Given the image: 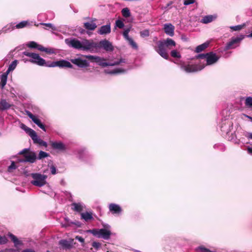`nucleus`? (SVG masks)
<instances>
[{
    "label": "nucleus",
    "mask_w": 252,
    "mask_h": 252,
    "mask_svg": "<svg viewBox=\"0 0 252 252\" xmlns=\"http://www.w3.org/2000/svg\"><path fill=\"white\" fill-rule=\"evenodd\" d=\"M23 54L26 56L30 57L31 59L29 61L34 64H36L39 66H45L50 67H59L60 68L68 67L72 68L73 65L71 63L64 60H61L59 61L46 62L45 60L40 57V56L36 53L29 52L28 51H25Z\"/></svg>",
    "instance_id": "obj_1"
},
{
    "label": "nucleus",
    "mask_w": 252,
    "mask_h": 252,
    "mask_svg": "<svg viewBox=\"0 0 252 252\" xmlns=\"http://www.w3.org/2000/svg\"><path fill=\"white\" fill-rule=\"evenodd\" d=\"M176 45L175 42L172 39L168 38L163 40L157 42V46L154 47L155 51L162 58L168 59L169 56L166 48H170Z\"/></svg>",
    "instance_id": "obj_2"
},
{
    "label": "nucleus",
    "mask_w": 252,
    "mask_h": 252,
    "mask_svg": "<svg viewBox=\"0 0 252 252\" xmlns=\"http://www.w3.org/2000/svg\"><path fill=\"white\" fill-rule=\"evenodd\" d=\"M65 43L69 47L80 50H91V42L88 40L81 41L76 38H69L65 39Z\"/></svg>",
    "instance_id": "obj_3"
},
{
    "label": "nucleus",
    "mask_w": 252,
    "mask_h": 252,
    "mask_svg": "<svg viewBox=\"0 0 252 252\" xmlns=\"http://www.w3.org/2000/svg\"><path fill=\"white\" fill-rule=\"evenodd\" d=\"M83 57L91 61L92 62L96 63L98 65L101 66L102 67H105L108 66H115L119 65L121 63H124L126 62L125 60L123 59H121L112 63H108L106 62V59L100 57L99 56L89 55H83Z\"/></svg>",
    "instance_id": "obj_4"
},
{
    "label": "nucleus",
    "mask_w": 252,
    "mask_h": 252,
    "mask_svg": "<svg viewBox=\"0 0 252 252\" xmlns=\"http://www.w3.org/2000/svg\"><path fill=\"white\" fill-rule=\"evenodd\" d=\"M103 49L106 52H112L114 50V47L111 42L105 39L100 40L99 42H91V50Z\"/></svg>",
    "instance_id": "obj_5"
},
{
    "label": "nucleus",
    "mask_w": 252,
    "mask_h": 252,
    "mask_svg": "<svg viewBox=\"0 0 252 252\" xmlns=\"http://www.w3.org/2000/svg\"><path fill=\"white\" fill-rule=\"evenodd\" d=\"M87 232L93 234L97 238H101L106 240L110 238L112 234L111 230L103 228H94L90 229Z\"/></svg>",
    "instance_id": "obj_6"
},
{
    "label": "nucleus",
    "mask_w": 252,
    "mask_h": 252,
    "mask_svg": "<svg viewBox=\"0 0 252 252\" xmlns=\"http://www.w3.org/2000/svg\"><path fill=\"white\" fill-rule=\"evenodd\" d=\"M31 177L33 180L31 181V183L36 187H41L47 183V176L45 175L38 173H32Z\"/></svg>",
    "instance_id": "obj_7"
},
{
    "label": "nucleus",
    "mask_w": 252,
    "mask_h": 252,
    "mask_svg": "<svg viewBox=\"0 0 252 252\" xmlns=\"http://www.w3.org/2000/svg\"><path fill=\"white\" fill-rule=\"evenodd\" d=\"M246 35L240 34L236 37H232L224 47V50L235 49L239 46L241 41L245 38Z\"/></svg>",
    "instance_id": "obj_8"
},
{
    "label": "nucleus",
    "mask_w": 252,
    "mask_h": 252,
    "mask_svg": "<svg viewBox=\"0 0 252 252\" xmlns=\"http://www.w3.org/2000/svg\"><path fill=\"white\" fill-rule=\"evenodd\" d=\"M205 66L203 64H187L185 63H182L180 64V68L183 71L186 73H193L203 69Z\"/></svg>",
    "instance_id": "obj_9"
},
{
    "label": "nucleus",
    "mask_w": 252,
    "mask_h": 252,
    "mask_svg": "<svg viewBox=\"0 0 252 252\" xmlns=\"http://www.w3.org/2000/svg\"><path fill=\"white\" fill-rule=\"evenodd\" d=\"M76 154L79 159L86 163H89L93 159V156L85 148H81L77 150Z\"/></svg>",
    "instance_id": "obj_10"
},
{
    "label": "nucleus",
    "mask_w": 252,
    "mask_h": 252,
    "mask_svg": "<svg viewBox=\"0 0 252 252\" xmlns=\"http://www.w3.org/2000/svg\"><path fill=\"white\" fill-rule=\"evenodd\" d=\"M28 46L29 48H33V49H37L38 50L44 52L46 53L52 54L54 53V50L52 48H45L42 46L41 45L37 44L36 42L34 41H30L28 44Z\"/></svg>",
    "instance_id": "obj_11"
},
{
    "label": "nucleus",
    "mask_w": 252,
    "mask_h": 252,
    "mask_svg": "<svg viewBox=\"0 0 252 252\" xmlns=\"http://www.w3.org/2000/svg\"><path fill=\"white\" fill-rule=\"evenodd\" d=\"M233 127V123L229 120L226 119L222 120L220 124V127L221 131L228 134L231 131V128Z\"/></svg>",
    "instance_id": "obj_12"
},
{
    "label": "nucleus",
    "mask_w": 252,
    "mask_h": 252,
    "mask_svg": "<svg viewBox=\"0 0 252 252\" xmlns=\"http://www.w3.org/2000/svg\"><path fill=\"white\" fill-rule=\"evenodd\" d=\"M27 115L31 119H32V121L34 123H35L38 127H39L44 131H46L45 125L42 123L40 120H39L37 117L33 115L32 113H31L29 111L27 112Z\"/></svg>",
    "instance_id": "obj_13"
},
{
    "label": "nucleus",
    "mask_w": 252,
    "mask_h": 252,
    "mask_svg": "<svg viewBox=\"0 0 252 252\" xmlns=\"http://www.w3.org/2000/svg\"><path fill=\"white\" fill-rule=\"evenodd\" d=\"M220 59V57L213 52L207 53L206 64L212 65L216 63Z\"/></svg>",
    "instance_id": "obj_14"
},
{
    "label": "nucleus",
    "mask_w": 252,
    "mask_h": 252,
    "mask_svg": "<svg viewBox=\"0 0 252 252\" xmlns=\"http://www.w3.org/2000/svg\"><path fill=\"white\" fill-rule=\"evenodd\" d=\"M70 61L72 63L80 67H88L89 65V63L87 60H83L80 58L71 59Z\"/></svg>",
    "instance_id": "obj_15"
},
{
    "label": "nucleus",
    "mask_w": 252,
    "mask_h": 252,
    "mask_svg": "<svg viewBox=\"0 0 252 252\" xmlns=\"http://www.w3.org/2000/svg\"><path fill=\"white\" fill-rule=\"evenodd\" d=\"M37 158L36 154L34 153H29L28 154H25L24 158L20 159L19 162H27L34 163Z\"/></svg>",
    "instance_id": "obj_16"
},
{
    "label": "nucleus",
    "mask_w": 252,
    "mask_h": 252,
    "mask_svg": "<svg viewBox=\"0 0 252 252\" xmlns=\"http://www.w3.org/2000/svg\"><path fill=\"white\" fill-rule=\"evenodd\" d=\"M109 210L113 214L119 215L122 212V209L121 206L115 203H111L109 205Z\"/></svg>",
    "instance_id": "obj_17"
},
{
    "label": "nucleus",
    "mask_w": 252,
    "mask_h": 252,
    "mask_svg": "<svg viewBox=\"0 0 252 252\" xmlns=\"http://www.w3.org/2000/svg\"><path fill=\"white\" fill-rule=\"evenodd\" d=\"M73 239H71L69 241L62 239L59 241V244L63 249L70 250L73 247Z\"/></svg>",
    "instance_id": "obj_18"
},
{
    "label": "nucleus",
    "mask_w": 252,
    "mask_h": 252,
    "mask_svg": "<svg viewBox=\"0 0 252 252\" xmlns=\"http://www.w3.org/2000/svg\"><path fill=\"white\" fill-rule=\"evenodd\" d=\"M51 146L52 148L56 150H59L60 151H64L66 149V146L62 142H52L51 143Z\"/></svg>",
    "instance_id": "obj_19"
},
{
    "label": "nucleus",
    "mask_w": 252,
    "mask_h": 252,
    "mask_svg": "<svg viewBox=\"0 0 252 252\" xmlns=\"http://www.w3.org/2000/svg\"><path fill=\"white\" fill-rule=\"evenodd\" d=\"M174 26L171 24H165L164 25V31L165 33L170 36L174 35Z\"/></svg>",
    "instance_id": "obj_20"
},
{
    "label": "nucleus",
    "mask_w": 252,
    "mask_h": 252,
    "mask_svg": "<svg viewBox=\"0 0 252 252\" xmlns=\"http://www.w3.org/2000/svg\"><path fill=\"white\" fill-rule=\"evenodd\" d=\"M111 32L110 23L106 25L102 26L98 30L97 32L100 35L107 34Z\"/></svg>",
    "instance_id": "obj_21"
},
{
    "label": "nucleus",
    "mask_w": 252,
    "mask_h": 252,
    "mask_svg": "<svg viewBox=\"0 0 252 252\" xmlns=\"http://www.w3.org/2000/svg\"><path fill=\"white\" fill-rule=\"evenodd\" d=\"M71 206L73 210L77 212H81L86 207L85 205L82 202L72 203Z\"/></svg>",
    "instance_id": "obj_22"
},
{
    "label": "nucleus",
    "mask_w": 252,
    "mask_h": 252,
    "mask_svg": "<svg viewBox=\"0 0 252 252\" xmlns=\"http://www.w3.org/2000/svg\"><path fill=\"white\" fill-rule=\"evenodd\" d=\"M35 144H38L40 146H44L45 147H46L47 146V143L46 142L42 140L41 139H40L38 135H37V133L35 132V134L31 138Z\"/></svg>",
    "instance_id": "obj_23"
},
{
    "label": "nucleus",
    "mask_w": 252,
    "mask_h": 252,
    "mask_svg": "<svg viewBox=\"0 0 252 252\" xmlns=\"http://www.w3.org/2000/svg\"><path fill=\"white\" fill-rule=\"evenodd\" d=\"M12 104L8 102L5 99H0V111H3L9 109Z\"/></svg>",
    "instance_id": "obj_24"
},
{
    "label": "nucleus",
    "mask_w": 252,
    "mask_h": 252,
    "mask_svg": "<svg viewBox=\"0 0 252 252\" xmlns=\"http://www.w3.org/2000/svg\"><path fill=\"white\" fill-rule=\"evenodd\" d=\"M20 127L21 128L24 130L27 134H28L31 138L36 132L34 130L28 127L24 124L21 123L20 125Z\"/></svg>",
    "instance_id": "obj_25"
},
{
    "label": "nucleus",
    "mask_w": 252,
    "mask_h": 252,
    "mask_svg": "<svg viewBox=\"0 0 252 252\" xmlns=\"http://www.w3.org/2000/svg\"><path fill=\"white\" fill-rule=\"evenodd\" d=\"M216 18V16L212 15H209L205 16L201 20L200 22L207 24L213 21Z\"/></svg>",
    "instance_id": "obj_26"
},
{
    "label": "nucleus",
    "mask_w": 252,
    "mask_h": 252,
    "mask_svg": "<svg viewBox=\"0 0 252 252\" xmlns=\"http://www.w3.org/2000/svg\"><path fill=\"white\" fill-rule=\"evenodd\" d=\"M104 72L106 74H116L119 73H122L126 72V70L124 69L117 68L113 70L105 69Z\"/></svg>",
    "instance_id": "obj_27"
},
{
    "label": "nucleus",
    "mask_w": 252,
    "mask_h": 252,
    "mask_svg": "<svg viewBox=\"0 0 252 252\" xmlns=\"http://www.w3.org/2000/svg\"><path fill=\"white\" fill-rule=\"evenodd\" d=\"M81 219L84 220L86 221L93 220L92 212H87L86 213H82L81 214Z\"/></svg>",
    "instance_id": "obj_28"
},
{
    "label": "nucleus",
    "mask_w": 252,
    "mask_h": 252,
    "mask_svg": "<svg viewBox=\"0 0 252 252\" xmlns=\"http://www.w3.org/2000/svg\"><path fill=\"white\" fill-rule=\"evenodd\" d=\"M7 75L6 73H4L0 76V88L3 89L7 82Z\"/></svg>",
    "instance_id": "obj_29"
},
{
    "label": "nucleus",
    "mask_w": 252,
    "mask_h": 252,
    "mask_svg": "<svg viewBox=\"0 0 252 252\" xmlns=\"http://www.w3.org/2000/svg\"><path fill=\"white\" fill-rule=\"evenodd\" d=\"M8 235L11 240L14 243L15 246L17 247L22 244V242L13 234L10 233Z\"/></svg>",
    "instance_id": "obj_30"
},
{
    "label": "nucleus",
    "mask_w": 252,
    "mask_h": 252,
    "mask_svg": "<svg viewBox=\"0 0 252 252\" xmlns=\"http://www.w3.org/2000/svg\"><path fill=\"white\" fill-rule=\"evenodd\" d=\"M15 29V27L14 26V24L12 23H11L10 24L7 25L2 29H1V31L3 32V33H5L9 32H11Z\"/></svg>",
    "instance_id": "obj_31"
},
{
    "label": "nucleus",
    "mask_w": 252,
    "mask_h": 252,
    "mask_svg": "<svg viewBox=\"0 0 252 252\" xmlns=\"http://www.w3.org/2000/svg\"><path fill=\"white\" fill-rule=\"evenodd\" d=\"M84 27L87 30L93 31L96 28V25L93 22H86L84 23Z\"/></svg>",
    "instance_id": "obj_32"
},
{
    "label": "nucleus",
    "mask_w": 252,
    "mask_h": 252,
    "mask_svg": "<svg viewBox=\"0 0 252 252\" xmlns=\"http://www.w3.org/2000/svg\"><path fill=\"white\" fill-rule=\"evenodd\" d=\"M18 63V61L17 60H15L9 64L8 68L5 73L8 74L10 72L13 71L16 68L17 64Z\"/></svg>",
    "instance_id": "obj_33"
},
{
    "label": "nucleus",
    "mask_w": 252,
    "mask_h": 252,
    "mask_svg": "<svg viewBox=\"0 0 252 252\" xmlns=\"http://www.w3.org/2000/svg\"><path fill=\"white\" fill-rule=\"evenodd\" d=\"M209 44V42H207L197 46L195 49V52L196 53L201 52L208 47Z\"/></svg>",
    "instance_id": "obj_34"
},
{
    "label": "nucleus",
    "mask_w": 252,
    "mask_h": 252,
    "mask_svg": "<svg viewBox=\"0 0 252 252\" xmlns=\"http://www.w3.org/2000/svg\"><path fill=\"white\" fill-rule=\"evenodd\" d=\"M245 106L248 108H252V97L248 96L246 97L245 100Z\"/></svg>",
    "instance_id": "obj_35"
},
{
    "label": "nucleus",
    "mask_w": 252,
    "mask_h": 252,
    "mask_svg": "<svg viewBox=\"0 0 252 252\" xmlns=\"http://www.w3.org/2000/svg\"><path fill=\"white\" fill-rule=\"evenodd\" d=\"M122 15L125 18H128L130 16V12L129 9L127 8H124L122 10Z\"/></svg>",
    "instance_id": "obj_36"
},
{
    "label": "nucleus",
    "mask_w": 252,
    "mask_h": 252,
    "mask_svg": "<svg viewBox=\"0 0 252 252\" xmlns=\"http://www.w3.org/2000/svg\"><path fill=\"white\" fill-rule=\"evenodd\" d=\"M196 251L197 252H215V251H210L203 246L198 247L196 249Z\"/></svg>",
    "instance_id": "obj_37"
},
{
    "label": "nucleus",
    "mask_w": 252,
    "mask_h": 252,
    "mask_svg": "<svg viewBox=\"0 0 252 252\" xmlns=\"http://www.w3.org/2000/svg\"><path fill=\"white\" fill-rule=\"evenodd\" d=\"M28 22L26 21H23L17 24L15 27V28L17 29H21L25 27L27 25H28Z\"/></svg>",
    "instance_id": "obj_38"
},
{
    "label": "nucleus",
    "mask_w": 252,
    "mask_h": 252,
    "mask_svg": "<svg viewBox=\"0 0 252 252\" xmlns=\"http://www.w3.org/2000/svg\"><path fill=\"white\" fill-rule=\"evenodd\" d=\"M130 29H131V28H128L126 29H125V30L123 32V35L124 38L126 40H128L129 38H131L128 35V33L130 31Z\"/></svg>",
    "instance_id": "obj_39"
},
{
    "label": "nucleus",
    "mask_w": 252,
    "mask_h": 252,
    "mask_svg": "<svg viewBox=\"0 0 252 252\" xmlns=\"http://www.w3.org/2000/svg\"><path fill=\"white\" fill-rule=\"evenodd\" d=\"M48 156H49V154L47 153L42 151H41L39 153L37 158L38 159H41L43 158H46Z\"/></svg>",
    "instance_id": "obj_40"
},
{
    "label": "nucleus",
    "mask_w": 252,
    "mask_h": 252,
    "mask_svg": "<svg viewBox=\"0 0 252 252\" xmlns=\"http://www.w3.org/2000/svg\"><path fill=\"white\" fill-rule=\"evenodd\" d=\"M214 148L216 149H219L222 151H224L225 149L224 145L221 143L215 144L214 146Z\"/></svg>",
    "instance_id": "obj_41"
},
{
    "label": "nucleus",
    "mask_w": 252,
    "mask_h": 252,
    "mask_svg": "<svg viewBox=\"0 0 252 252\" xmlns=\"http://www.w3.org/2000/svg\"><path fill=\"white\" fill-rule=\"evenodd\" d=\"M39 24L41 25H44L47 28H50L53 31L57 30L56 27L51 23H40Z\"/></svg>",
    "instance_id": "obj_42"
},
{
    "label": "nucleus",
    "mask_w": 252,
    "mask_h": 252,
    "mask_svg": "<svg viewBox=\"0 0 252 252\" xmlns=\"http://www.w3.org/2000/svg\"><path fill=\"white\" fill-rule=\"evenodd\" d=\"M244 26V25H238L236 26H231L230 27V29L233 31H239L242 30Z\"/></svg>",
    "instance_id": "obj_43"
},
{
    "label": "nucleus",
    "mask_w": 252,
    "mask_h": 252,
    "mask_svg": "<svg viewBox=\"0 0 252 252\" xmlns=\"http://www.w3.org/2000/svg\"><path fill=\"white\" fill-rule=\"evenodd\" d=\"M115 26L119 29H123L124 26V23L121 20H117L115 22Z\"/></svg>",
    "instance_id": "obj_44"
},
{
    "label": "nucleus",
    "mask_w": 252,
    "mask_h": 252,
    "mask_svg": "<svg viewBox=\"0 0 252 252\" xmlns=\"http://www.w3.org/2000/svg\"><path fill=\"white\" fill-rule=\"evenodd\" d=\"M129 44L131 45V46L134 49H138V46L137 44L134 41V40L131 38H129L127 40Z\"/></svg>",
    "instance_id": "obj_45"
},
{
    "label": "nucleus",
    "mask_w": 252,
    "mask_h": 252,
    "mask_svg": "<svg viewBox=\"0 0 252 252\" xmlns=\"http://www.w3.org/2000/svg\"><path fill=\"white\" fill-rule=\"evenodd\" d=\"M140 36L142 37H148L149 36V31L148 30H145L141 31L140 32Z\"/></svg>",
    "instance_id": "obj_46"
},
{
    "label": "nucleus",
    "mask_w": 252,
    "mask_h": 252,
    "mask_svg": "<svg viewBox=\"0 0 252 252\" xmlns=\"http://www.w3.org/2000/svg\"><path fill=\"white\" fill-rule=\"evenodd\" d=\"M171 56L174 58H179L181 57L180 53L175 50H172L171 51Z\"/></svg>",
    "instance_id": "obj_47"
},
{
    "label": "nucleus",
    "mask_w": 252,
    "mask_h": 252,
    "mask_svg": "<svg viewBox=\"0 0 252 252\" xmlns=\"http://www.w3.org/2000/svg\"><path fill=\"white\" fill-rule=\"evenodd\" d=\"M64 220L65 222L64 223H62V226L66 227L70 226V224H71L70 223L71 221H70L69 219L68 218H65Z\"/></svg>",
    "instance_id": "obj_48"
},
{
    "label": "nucleus",
    "mask_w": 252,
    "mask_h": 252,
    "mask_svg": "<svg viewBox=\"0 0 252 252\" xmlns=\"http://www.w3.org/2000/svg\"><path fill=\"white\" fill-rule=\"evenodd\" d=\"M7 239L5 236L0 235V245L5 244L7 242Z\"/></svg>",
    "instance_id": "obj_49"
},
{
    "label": "nucleus",
    "mask_w": 252,
    "mask_h": 252,
    "mask_svg": "<svg viewBox=\"0 0 252 252\" xmlns=\"http://www.w3.org/2000/svg\"><path fill=\"white\" fill-rule=\"evenodd\" d=\"M17 168V166L14 161H12L11 165L8 167V171L9 172H11L12 170L15 169Z\"/></svg>",
    "instance_id": "obj_50"
},
{
    "label": "nucleus",
    "mask_w": 252,
    "mask_h": 252,
    "mask_svg": "<svg viewBox=\"0 0 252 252\" xmlns=\"http://www.w3.org/2000/svg\"><path fill=\"white\" fill-rule=\"evenodd\" d=\"M51 173L53 175H55L57 173V168L54 165H51L50 166Z\"/></svg>",
    "instance_id": "obj_51"
},
{
    "label": "nucleus",
    "mask_w": 252,
    "mask_h": 252,
    "mask_svg": "<svg viewBox=\"0 0 252 252\" xmlns=\"http://www.w3.org/2000/svg\"><path fill=\"white\" fill-rule=\"evenodd\" d=\"M207 53L199 54L196 56L197 59H207Z\"/></svg>",
    "instance_id": "obj_52"
},
{
    "label": "nucleus",
    "mask_w": 252,
    "mask_h": 252,
    "mask_svg": "<svg viewBox=\"0 0 252 252\" xmlns=\"http://www.w3.org/2000/svg\"><path fill=\"white\" fill-rule=\"evenodd\" d=\"M30 153V149L25 148L19 152V154L20 155H24V157H25V154H28Z\"/></svg>",
    "instance_id": "obj_53"
},
{
    "label": "nucleus",
    "mask_w": 252,
    "mask_h": 252,
    "mask_svg": "<svg viewBox=\"0 0 252 252\" xmlns=\"http://www.w3.org/2000/svg\"><path fill=\"white\" fill-rule=\"evenodd\" d=\"M92 246L96 250H98L101 246V244L99 242H94L92 243Z\"/></svg>",
    "instance_id": "obj_54"
},
{
    "label": "nucleus",
    "mask_w": 252,
    "mask_h": 252,
    "mask_svg": "<svg viewBox=\"0 0 252 252\" xmlns=\"http://www.w3.org/2000/svg\"><path fill=\"white\" fill-rule=\"evenodd\" d=\"M195 2V0H184V4L188 5L190 4H193Z\"/></svg>",
    "instance_id": "obj_55"
},
{
    "label": "nucleus",
    "mask_w": 252,
    "mask_h": 252,
    "mask_svg": "<svg viewBox=\"0 0 252 252\" xmlns=\"http://www.w3.org/2000/svg\"><path fill=\"white\" fill-rule=\"evenodd\" d=\"M76 240H78L80 242L84 243L85 242L84 239L80 236H76L75 238Z\"/></svg>",
    "instance_id": "obj_56"
},
{
    "label": "nucleus",
    "mask_w": 252,
    "mask_h": 252,
    "mask_svg": "<svg viewBox=\"0 0 252 252\" xmlns=\"http://www.w3.org/2000/svg\"><path fill=\"white\" fill-rule=\"evenodd\" d=\"M246 137H247L248 139L252 140V132H246L244 134Z\"/></svg>",
    "instance_id": "obj_57"
},
{
    "label": "nucleus",
    "mask_w": 252,
    "mask_h": 252,
    "mask_svg": "<svg viewBox=\"0 0 252 252\" xmlns=\"http://www.w3.org/2000/svg\"><path fill=\"white\" fill-rule=\"evenodd\" d=\"M70 223L78 227H81L82 225V223L79 221H71Z\"/></svg>",
    "instance_id": "obj_58"
},
{
    "label": "nucleus",
    "mask_w": 252,
    "mask_h": 252,
    "mask_svg": "<svg viewBox=\"0 0 252 252\" xmlns=\"http://www.w3.org/2000/svg\"><path fill=\"white\" fill-rule=\"evenodd\" d=\"M102 226L104 227V228H103V229H108V230H111V226L108 224L103 223L102 224Z\"/></svg>",
    "instance_id": "obj_59"
},
{
    "label": "nucleus",
    "mask_w": 252,
    "mask_h": 252,
    "mask_svg": "<svg viewBox=\"0 0 252 252\" xmlns=\"http://www.w3.org/2000/svg\"><path fill=\"white\" fill-rule=\"evenodd\" d=\"M22 252H35V251L31 249H27L23 250Z\"/></svg>",
    "instance_id": "obj_60"
},
{
    "label": "nucleus",
    "mask_w": 252,
    "mask_h": 252,
    "mask_svg": "<svg viewBox=\"0 0 252 252\" xmlns=\"http://www.w3.org/2000/svg\"><path fill=\"white\" fill-rule=\"evenodd\" d=\"M247 151L249 154L252 155V147H248Z\"/></svg>",
    "instance_id": "obj_61"
},
{
    "label": "nucleus",
    "mask_w": 252,
    "mask_h": 252,
    "mask_svg": "<svg viewBox=\"0 0 252 252\" xmlns=\"http://www.w3.org/2000/svg\"><path fill=\"white\" fill-rule=\"evenodd\" d=\"M245 117L248 118L252 122V117L247 115H245Z\"/></svg>",
    "instance_id": "obj_62"
},
{
    "label": "nucleus",
    "mask_w": 252,
    "mask_h": 252,
    "mask_svg": "<svg viewBox=\"0 0 252 252\" xmlns=\"http://www.w3.org/2000/svg\"><path fill=\"white\" fill-rule=\"evenodd\" d=\"M230 53H227V54L224 55V57L225 58H227V57H228L230 56Z\"/></svg>",
    "instance_id": "obj_63"
},
{
    "label": "nucleus",
    "mask_w": 252,
    "mask_h": 252,
    "mask_svg": "<svg viewBox=\"0 0 252 252\" xmlns=\"http://www.w3.org/2000/svg\"><path fill=\"white\" fill-rule=\"evenodd\" d=\"M247 36L248 37H252V32H251V33L250 34L247 35Z\"/></svg>",
    "instance_id": "obj_64"
}]
</instances>
